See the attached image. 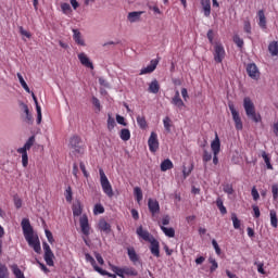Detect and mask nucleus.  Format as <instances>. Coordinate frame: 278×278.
Segmentation results:
<instances>
[{"label": "nucleus", "instance_id": "f257e3e1", "mask_svg": "<svg viewBox=\"0 0 278 278\" xmlns=\"http://www.w3.org/2000/svg\"><path fill=\"white\" fill-rule=\"evenodd\" d=\"M22 229L28 245L34 249L35 253H40V251H42L40 239L38 238V235H34V227H31L29 219L26 218L22 220Z\"/></svg>", "mask_w": 278, "mask_h": 278}, {"label": "nucleus", "instance_id": "f03ea898", "mask_svg": "<svg viewBox=\"0 0 278 278\" xmlns=\"http://www.w3.org/2000/svg\"><path fill=\"white\" fill-rule=\"evenodd\" d=\"M243 108L245 110V114L248 118H251V121H253L254 123L262 122V115L255 112V104H253V101H251V98H244Z\"/></svg>", "mask_w": 278, "mask_h": 278}, {"label": "nucleus", "instance_id": "7ed1b4c3", "mask_svg": "<svg viewBox=\"0 0 278 278\" xmlns=\"http://www.w3.org/2000/svg\"><path fill=\"white\" fill-rule=\"evenodd\" d=\"M99 175H100V184L102 187V190L109 199H112L114 197V190L112 189V184H110V180L108 179V176L105 175V172L103 168L99 169Z\"/></svg>", "mask_w": 278, "mask_h": 278}, {"label": "nucleus", "instance_id": "20e7f679", "mask_svg": "<svg viewBox=\"0 0 278 278\" xmlns=\"http://www.w3.org/2000/svg\"><path fill=\"white\" fill-rule=\"evenodd\" d=\"M70 148L73 150L72 153L75 155H84V141L79 136H73L70 139Z\"/></svg>", "mask_w": 278, "mask_h": 278}, {"label": "nucleus", "instance_id": "39448f33", "mask_svg": "<svg viewBox=\"0 0 278 278\" xmlns=\"http://www.w3.org/2000/svg\"><path fill=\"white\" fill-rule=\"evenodd\" d=\"M228 108L230 110L232 121L235 123V127H236L237 131H242L244 126L242 124V118L240 117V112H238V110H236V105H233V102H229Z\"/></svg>", "mask_w": 278, "mask_h": 278}, {"label": "nucleus", "instance_id": "423d86ee", "mask_svg": "<svg viewBox=\"0 0 278 278\" xmlns=\"http://www.w3.org/2000/svg\"><path fill=\"white\" fill-rule=\"evenodd\" d=\"M213 55H214V61L217 64H220L225 60L226 52L223 43H218V42L215 43Z\"/></svg>", "mask_w": 278, "mask_h": 278}, {"label": "nucleus", "instance_id": "0eeeda50", "mask_svg": "<svg viewBox=\"0 0 278 278\" xmlns=\"http://www.w3.org/2000/svg\"><path fill=\"white\" fill-rule=\"evenodd\" d=\"M148 147L151 153H155L160 149V141L157 140V134L152 131L148 139Z\"/></svg>", "mask_w": 278, "mask_h": 278}, {"label": "nucleus", "instance_id": "6e6552de", "mask_svg": "<svg viewBox=\"0 0 278 278\" xmlns=\"http://www.w3.org/2000/svg\"><path fill=\"white\" fill-rule=\"evenodd\" d=\"M245 71L251 79H254L255 81L260 79V70L255 63H249Z\"/></svg>", "mask_w": 278, "mask_h": 278}, {"label": "nucleus", "instance_id": "1a4fd4ad", "mask_svg": "<svg viewBox=\"0 0 278 278\" xmlns=\"http://www.w3.org/2000/svg\"><path fill=\"white\" fill-rule=\"evenodd\" d=\"M79 223L84 236H90V224L88 223V215H83L79 219Z\"/></svg>", "mask_w": 278, "mask_h": 278}, {"label": "nucleus", "instance_id": "9d476101", "mask_svg": "<svg viewBox=\"0 0 278 278\" xmlns=\"http://www.w3.org/2000/svg\"><path fill=\"white\" fill-rule=\"evenodd\" d=\"M137 236H139V238H142V240H144L146 242H151V240L155 239V237H153L150 231L143 230L142 226L137 228Z\"/></svg>", "mask_w": 278, "mask_h": 278}, {"label": "nucleus", "instance_id": "9b49d317", "mask_svg": "<svg viewBox=\"0 0 278 278\" xmlns=\"http://www.w3.org/2000/svg\"><path fill=\"white\" fill-rule=\"evenodd\" d=\"M148 207L152 216H155V214H160V202H157V200L149 199Z\"/></svg>", "mask_w": 278, "mask_h": 278}, {"label": "nucleus", "instance_id": "f8f14e48", "mask_svg": "<svg viewBox=\"0 0 278 278\" xmlns=\"http://www.w3.org/2000/svg\"><path fill=\"white\" fill-rule=\"evenodd\" d=\"M149 249L154 257H160V241L157 239L154 238L150 241Z\"/></svg>", "mask_w": 278, "mask_h": 278}, {"label": "nucleus", "instance_id": "ddd939ff", "mask_svg": "<svg viewBox=\"0 0 278 278\" xmlns=\"http://www.w3.org/2000/svg\"><path fill=\"white\" fill-rule=\"evenodd\" d=\"M157 64H160V61L152 60L147 67H143L140 71V75H149L150 73H153V71H155V68H157Z\"/></svg>", "mask_w": 278, "mask_h": 278}, {"label": "nucleus", "instance_id": "4468645a", "mask_svg": "<svg viewBox=\"0 0 278 278\" xmlns=\"http://www.w3.org/2000/svg\"><path fill=\"white\" fill-rule=\"evenodd\" d=\"M78 60L80 64H83V66H86V68H94V65L92 64V62H90V59L88 58V55H86V53H79Z\"/></svg>", "mask_w": 278, "mask_h": 278}, {"label": "nucleus", "instance_id": "2eb2a0df", "mask_svg": "<svg viewBox=\"0 0 278 278\" xmlns=\"http://www.w3.org/2000/svg\"><path fill=\"white\" fill-rule=\"evenodd\" d=\"M172 104L176 105V108H179V110H181V108L186 106V104L184 103V100H181V96L179 94V90L175 91V96L172 99Z\"/></svg>", "mask_w": 278, "mask_h": 278}, {"label": "nucleus", "instance_id": "dca6fc26", "mask_svg": "<svg viewBox=\"0 0 278 278\" xmlns=\"http://www.w3.org/2000/svg\"><path fill=\"white\" fill-rule=\"evenodd\" d=\"M201 5L204 16L210 17V14H212V0H201Z\"/></svg>", "mask_w": 278, "mask_h": 278}, {"label": "nucleus", "instance_id": "f3484780", "mask_svg": "<svg viewBox=\"0 0 278 278\" xmlns=\"http://www.w3.org/2000/svg\"><path fill=\"white\" fill-rule=\"evenodd\" d=\"M33 100L35 101L36 110H37V125H40L42 123V109L40 108V104H38V98H36V94L31 93Z\"/></svg>", "mask_w": 278, "mask_h": 278}, {"label": "nucleus", "instance_id": "a211bd4d", "mask_svg": "<svg viewBox=\"0 0 278 278\" xmlns=\"http://www.w3.org/2000/svg\"><path fill=\"white\" fill-rule=\"evenodd\" d=\"M98 229L104 233H110L112 231V226L105 219H100L98 223Z\"/></svg>", "mask_w": 278, "mask_h": 278}, {"label": "nucleus", "instance_id": "6ab92c4d", "mask_svg": "<svg viewBox=\"0 0 278 278\" xmlns=\"http://www.w3.org/2000/svg\"><path fill=\"white\" fill-rule=\"evenodd\" d=\"M211 149L213 155H218L220 153V139L218 138V135H216L215 139L212 141Z\"/></svg>", "mask_w": 278, "mask_h": 278}, {"label": "nucleus", "instance_id": "aec40b11", "mask_svg": "<svg viewBox=\"0 0 278 278\" xmlns=\"http://www.w3.org/2000/svg\"><path fill=\"white\" fill-rule=\"evenodd\" d=\"M73 38L76 45H79L80 47H86V41L81 38V33L79 29H73Z\"/></svg>", "mask_w": 278, "mask_h": 278}, {"label": "nucleus", "instance_id": "412c9836", "mask_svg": "<svg viewBox=\"0 0 278 278\" xmlns=\"http://www.w3.org/2000/svg\"><path fill=\"white\" fill-rule=\"evenodd\" d=\"M144 14L142 11H134L128 13V21L129 23H138L140 21V17Z\"/></svg>", "mask_w": 278, "mask_h": 278}, {"label": "nucleus", "instance_id": "4be33fe9", "mask_svg": "<svg viewBox=\"0 0 278 278\" xmlns=\"http://www.w3.org/2000/svg\"><path fill=\"white\" fill-rule=\"evenodd\" d=\"M257 16H258V26L261 27V29H266L267 25H266V15L264 14V10H260L257 12Z\"/></svg>", "mask_w": 278, "mask_h": 278}, {"label": "nucleus", "instance_id": "5701e85b", "mask_svg": "<svg viewBox=\"0 0 278 278\" xmlns=\"http://www.w3.org/2000/svg\"><path fill=\"white\" fill-rule=\"evenodd\" d=\"M111 270L117 275V277L125 278V267L121 268L116 265H112V263L109 264Z\"/></svg>", "mask_w": 278, "mask_h": 278}, {"label": "nucleus", "instance_id": "b1692460", "mask_svg": "<svg viewBox=\"0 0 278 278\" xmlns=\"http://www.w3.org/2000/svg\"><path fill=\"white\" fill-rule=\"evenodd\" d=\"M127 253L130 262H132L134 264H136V262L140 260V256H138V253H136V250L134 248H128Z\"/></svg>", "mask_w": 278, "mask_h": 278}, {"label": "nucleus", "instance_id": "393cba45", "mask_svg": "<svg viewBox=\"0 0 278 278\" xmlns=\"http://www.w3.org/2000/svg\"><path fill=\"white\" fill-rule=\"evenodd\" d=\"M55 258V254H53V251L51 252H45L43 260L48 266H53V260Z\"/></svg>", "mask_w": 278, "mask_h": 278}, {"label": "nucleus", "instance_id": "a878e982", "mask_svg": "<svg viewBox=\"0 0 278 278\" xmlns=\"http://www.w3.org/2000/svg\"><path fill=\"white\" fill-rule=\"evenodd\" d=\"M202 162L204 164V170H207V162H212V154L206 149L203 150Z\"/></svg>", "mask_w": 278, "mask_h": 278}, {"label": "nucleus", "instance_id": "bb28decb", "mask_svg": "<svg viewBox=\"0 0 278 278\" xmlns=\"http://www.w3.org/2000/svg\"><path fill=\"white\" fill-rule=\"evenodd\" d=\"M149 92L152 94H157V92H160V83H157V79L151 81L149 85Z\"/></svg>", "mask_w": 278, "mask_h": 278}, {"label": "nucleus", "instance_id": "cd10ccee", "mask_svg": "<svg viewBox=\"0 0 278 278\" xmlns=\"http://www.w3.org/2000/svg\"><path fill=\"white\" fill-rule=\"evenodd\" d=\"M173 161H170V159L164 160L161 163V170L162 173H166V170H170L173 168Z\"/></svg>", "mask_w": 278, "mask_h": 278}, {"label": "nucleus", "instance_id": "c85d7f7f", "mask_svg": "<svg viewBox=\"0 0 278 278\" xmlns=\"http://www.w3.org/2000/svg\"><path fill=\"white\" fill-rule=\"evenodd\" d=\"M269 216H270L271 227H274V229H277V227H278L277 212L275 210H271L269 212Z\"/></svg>", "mask_w": 278, "mask_h": 278}, {"label": "nucleus", "instance_id": "c756f323", "mask_svg": "<svg viewBox=\"0 0 278 278\" xmlns=\"http://www.w3.org/2000/svg\"><path fill=\"white\" fill-rule=\"evenodd\" d=\"M119 137L124 142H127V140H130L131 138V132L127 128H123L119 132Z\"/></svg>", "mask_w": 278, "mask_h": 278}, {"label": "nucleus", "instance_id": "7c9ffc66", "mask_svg": "<svg viewBox=\"0 0 278 278\" xmlns=\"http://www.w3.org/2000/svg\"><path fill=\"white\" fill-rule=\"evenodd\" d=\"M124 274L127 275V277H138V270L134 267H124Z\"/></svg>", "mask_w": 278, "mask_h": 278}, {"label": "nucleus", "instance_id": "2f4dec72", "mask_svg": "<svg viewBox=\"0 0 278 278\" xmlns=\"http://www.w3.org/2000/svg\"><path fill=\"white\" fill-rule=\"evenodd\" d=\"M85 260L86 262H89L91 264L93 270H96L97 273V268H100V267L97 265V261H94V257H92V255H90L89 253H86Z\"/></svg>", "mask_w": 278, "mask_h": 278}, {"label": "nucleus", "instance_id": "473e14b6", "mask_svg": "<svg viewBox=\"0 0 278 278\" xmlns=\"http://www.w3.org/2000/svg\"><path fill=\"white\" fill-rule=\"evenodd\" d=\"M268 51L271 55H278V41H273L268 46Z\"/></svg>", "mask_w": 278, "mask_h": 278}, {"label": "nucleus", "instance_id": "72a5a7b5", "mask_svg": "<svg viewBox=\"0 0 278 278\" xmlns=\"http://www.w3.org/2000/svg\"><path fill=\"white\" fill-rule=\"evenodd\" d=\"M161 230L167 238H175V228H167L165 226H161Z\"/></svg>", "mask_w": 278, "mask_h": 278}, {"label": "nucleus", "instance_id": "f704fd0d", "mask_svg": "<svg viewBox=\"0 0 278 278\" xmlns=\"http://www.w3.org/2000/svg\"><path fill=\"white\" fill-rule=\"evenodd\" d=\"M134 195L136 197L137 203H140V201H142V199H143L142 189L140 187H135Z\"/></svg>", "mask_w": 278, "mask_h": 278}, {"label": "nucleus", "instance_id": "c9c22d12", "mask_svg": "<svg viewBox=\"0 0 278 278\" xmlns=\"http://www.w3.org/2000/svg\"><path fill=\"white\" fill-rule=\"evenodd\" d=\"M163 125H164V128L165 130L170 134V127H173V121L170 119V117L166 116L164 119H163Z\"/></svg>", "mask_w": 278, "mask_h": 278}, {"label": "nucleus", "instance_id": "e433bc0d", "mask_svg": "<svg viewBox=\"0 0 278 278\" xmlns=\"http://www.w3.org/2000/svg\"><path fill=\"white\" fill-rule=\"evenodd\" d=\"M262 157H263L268 170H273V164H270V156H268L266 151L262 152Z\"/></svg>", "mask_w": 278, "mask_h": 278}, {"label": "nucleus", "instance_id": "4c0bfd02", "mask_svg": "<svg viewBox=\"0 0 278 278\" xmlns=\"http://www.w3.org/2000/svg\"><path fill=\"white\" fill-rule=\"evenodd\" d=\"M216 205H217L220 214H223V215L227 214V207H225V205L223 204V199L217 198Z\"/></svg>", "mask_w": 278, "mask_h": 278}, {"label": "nucleus", "instance_id": "58836bf2", "mask_svg": "<svg viewBox=\"0 0 278 278\" xmlns=\"http://www.w3.org/2000/svg\"><path fill=\"white\" fill-rule=\"evenodd\" d=\"M97 273H99V275H102V277H111V278H116V274H110L108 270H104L101 267H96Z\"/></svg>", "mask_w": 278, "mask_h": 278}, {"label": "nucleus", "instance_id": "ea45409f", "mask_svg": "<svg viewBox=\"0 0 278 278\" xmlns=\"http://www.w3.org/2000/svg\"><path fill=\"white\" fill-rule=\"evenodd\" d=\"M0 278H10V271H8V267L3 264H0Z\"/></svg>", "mask_w": 278, "mask_h": 278}, {"label": "nucleus", "instance_id": "a19ab883", "mask_svg": "<svg viewBox=\"0 0 278 278\" xmlns=\"http://www.w3.org/2000/svg\"><path fill=\"white\" fill-rule=\"evenodd\" d=\"M17 78L22 88H24V90H26L27 92H30L29 86H27V83L25 81V78H23V75L21 73H17Z\"/></svg>", "mask_w": 278, "mask_h": 278}, {"label": "nucleus", "instance_id": "79ce46f5", "mask_svg": "<svg viewBox=\"0 0 278 278\" xmlns=\"http://www.w3.org/2000/svg\"><path fill=\"white\" fill-rule=\"evenodd\" d=\"M114 127H116V119H114V117H112V115L109 114V117H108L109 131H112V129H114Z\"/></svg>", "mask_w": 278, "mask_h": 278}, {"label": "nucleus", "instance_id": "37998d69", "mask_svg": "<svg viewBox=\"0 0 278 278\" xmlns=\"http://www.w3.org/2000/svg\"><path fill=\"white\" fill-rule=\"evenodd\" d=\"M137 124L139 125L140 129H144L147 127V118L144 116H137Z\"/></svg>", "mask_w": 278, "mask_h": 278}, {"label": "nucleus", "instance_id": "c03bdc74", "mask_svg": "<svg viewBox=\"0 0 278 278\" xmlns=\"http://www.w3.org/2000/svg\"><path fill=\"white\" fill-rule=\"evenodd\" d=\"M34 142H36V137L31 136L28 138V140L25 142L24 148L29 151L31 147H34Z\"/></svg>", "mask_w": 278, "mask_h": 278}, {"label": "nucleus", "instance_id": "a18cd8bd", "mask_svg": "<svg viewBox=\"0 0 278 278\" xmlns=\"http://www.w3.org/2000/svg\"><path fill=\"white\" fill-rule=\"evenodd\" d=\"M192 170H194V164L193 163L190 164L188 169L186 167H184V169H182L184 178L186 179V178L190 177V173H192Z\"/></svg>", "mask_w": 278, "mask_h": 278}, {"label": "nucleus", "instance_id": "49530a36", "mask_svg": "<svg viewBox=\"0 0 278 278\" xmlns=\"http://www.w3.org/2000/svg\"><path fill=\"white\" fill-rule=\"evenodd\" d=\"M233 42L235 45H237V47H239V49H242V47H244V40L238 35L233 36Z\"/></svg>", "mask_w": 278, "mask_h": 278}, {"label": "nucleus", "instance_id": "de8ad7c7", "mask_svg": "<svg viewBox=\"0 0 278 278\" xmlns=\"http://www.w3.org/2000/svg\"><path fill=\"white\" fill-rule=\"evenodd\" d=\"M13 274L16 278H25V275L23 274L21 268H18V266L13 267Z\"/></svg>", "mask_w": 278, "mask_h": 278}, {"label": "nucleus", "instance_id": "09e8293b", "mask_svg": "<svg viewBox=\"0 0 278 278\" xmlns=\"http://www.w3.org/2000/svg\"><path fill=\"white\" fill-rule=\"evenodd\" d=\"M208 262H210V264H212L210 271L214 273L216 270V268H218V262H216V260L213 257H210Z\"/></svg>", "mask_w": 278, "mask_h": 278}, {"label": "nucleus", "instance_id": "8fccbe9b", "mask_svg": "<svg viewBox=\"0 0 278 278\" xmlns=\"http://www.w3.org/2000/svg\"><path fill=\"white\" fill-rule=\"evenodd\" d=\"M105 212V208L102 204H96L93 208V214H103Z\"/></svg>", "mask_w": 278, "mask_h": 278}, {"label": "nucleus", "instance_id": "3c124183", "mask_svg": "<svg viewBox=\"0 0 278 278\" xmlns=\"http://www.w3.org/2000/svg\"><path fill=\"white\" fill-rule=\"evenodd\" d=\"M231 220H232L233 228L240 229V219H238V216H236V214H232Z\"/></svg>", "mask_w": 278, "mask_h": 278}, {"label": "nucleus", "instance_id": "603ef678", "mask_svg": "<svg viewBox=\"0 0 278 278\" xmlns=\"http://www.w3.org/2000/svg\"><path fill=\"white\" fill-rule=\"evenodd\" d=\"M65 199L67 203H71V201H73V189H71V187H67L66 189Z\"/></svg>", "mask_w": 278, "mask_h": 278}, {"label": "nucleus", "instance_id": "864d4df0", "mask_svg": "<svg viewBox=\"0 0 278 278\" xmlns=\"http://www.w3.org/2000/svg\"><path fill=\"white\" fill-rule=\"evenodd\" d=\"M46 237L50 244H53V242H55V239H53V233L51 232V230L46 229Z\"/></svg>", "mask_w": 278, "mask_h": 278}, {"label": "nucleus", "instance_id": "5fc2aeb1", "mask_svg": "<svg viewBox=\"0 0 278 278\" xmlns=\"http://www.w3.org/2000/svg\"><path fill=\"white\" fill-rule=\"evenodd\" d=\"M243 29L245 34H251V21L244 20Z\"/></svg>", "mask_w": 278, "mask_h": 278}, {"label": "nucleus", "instance_id": "6e6d98bb", "mask_svg": "<svg viewBox=\"0 0 278 278\" xmlns=\"http://www.w3.org/2000/svg\"><path fill=\"white\" fill-rule=\"evenodd\" d=\"M18 31H20L21 36H25V38H31V33L25 30V28H23V26L18 27Z\"/></svg>", "mask_w": 278, "mask_h": 278}, {"label": "nucleus", "instance_id": "4d7b16f0", "mask_svg": "<svg viewBox=\"0 0 278 278\" xmlns=\"http://www.w3.org/2000/svg\"><path fill=\"white\" fill-rule=\"evenodd\" d=\"M254 266H257V271H258L261 275H266V270H264V263H257V262H255V263H254Z\"/></svg>", "mask_w": 278, "mask_h": 278}, {"label": "nucleus", "instance_id": "13d9d810", "mask_svg": "<svg viewBox=\"0 0 278 278\" xmlns=\"http://www.w3.org/2000/svg\"><path fill=\"white\" fill-rule=\"evenodd\" d=\"M94 257H96L98 264H100V266H103V264H105L103 256H101V254L99 252H94Z\"/></svg>", "mask_w": 278, "mask_h": 278}, {"label": "nucleus", "instance_id": "bf43d9fd", "mask_svg": "<svg viewBox=\"0 0 278 278\" xmlns=\"http://www.w3.org/2000/svg\"><path fill=\"white\" fill-rule=\"evenodd\" d=\"M73 215L74 216H81V205H75L73 207Z\"/></svg>", "mask_w": 278, "mask_h": 278}, {"label": "nucleus", "instance_id": "052dcab7", "mask_svg": "<svg viewBox=\"0 0 278 278\" xmlns=\"http://www.w3.org/2000/svg\"><path fill=\"white\" fill-rule=\"evenodd\" d=\"M212 245L215 249L216 254L220 255V247L218 245V242L216 241V239L212 240Z\"/></svg>", "mask_w": 278, "mask_h": 278}, {"label": "nucleus", "instance_id": "680f3d73", "mask_svg": "<svg viewBox=\"0 0 278 278\" xmlns=\"http://www.w3.org/2000/svg\"><path fill=\"white\" fill-rule=\"evenodd\" d=\"M61 10L64 14H67V12H71V4L68 3L61 4Z\"/></svg>", "mask_w": 278, "mask_h": 278}, {"label": "nucleus", "instance_id": "e2e57ef3", "mask_svg": "<svg viewBox=\"0 0 278 278\" xmlns=\"http://www.w3.org/2000/svg\"><path fill=\"white\" fill-rule=\"evenodd\" d=\"M224 192H226V194H231L233 192V186L231 185H225L224 186Z\"/></svg>", "mask_w": 278, "mask_h": 278}, {"label": "nucleus", "instance_id": "0e129e2a", "mask_svg": "<svg viewBox=\"0 0 278 278\" xmlns=\"http://www.w3.org/2000/svg\"><path fill=\"white\" fill-rule=\"evenodd\" d=\"M116 122L118 123V125H123V127H127V124L125 123V117L121 115H116Z\"/></svg>", "mask_w": 278, "mask_h": 278}, {"label": "nucleus", "instance_id": "69168bd1", "mask_svg": "<svg viewBox=\"0 0 278 278\" xmlns=\"http://www.w3.org/2000/svg\"><path fill=\"white\" fill-rule=\"evenodd\" d=\"M251 194H252L254 201H257V199H260V192L257 191V189L255 187L252 188Z\"/></svg>", "mask_w": 278, "mask_h": 278}, {"label": "nucleus", "instance_id": "338daca9", "mask_svg": "<svg viewBox=\"0 0 278 278\" xmlns=\"http://www.w3.org/2000/svg\"><path fill=\"white\" fill-rule=\"evenodd\" d=\"M271 192H273L274 199L277 200L278 199V186L277 185L271 186Z\"/></svg>", "mask_w": 278, "mask_h": 278}, {"label": "nucleus", "instance_id": "774afa93", "mask_svg": "<svg viewBox=\"0 0 278 278\" xmlns=\"http://www.w3.org/2000/svg\"><path fill=\"white\" fill-rule=\"evenodd\" d=\"M99 84H100V86H103L104 88H110V83H108V80H105V78H103V77L99 78Z\"/></svg>", "mask_w": 278, "mask_h": 278}]
</instances>
